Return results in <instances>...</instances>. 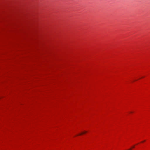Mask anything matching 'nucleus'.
<instances>
[{
	"instance_id": "7ed1b4c3",
	"label": "nucleus",
	"mask_w": 150,
	"mask_h": 150,
	"mask_svg": "<svg viewBox=\"0 0 150 150\" xmlns=\"http://www.w3.org/2000/svg\"><path fill=\"white\" fill-rule=\"evenodd\" d=\"M134 146H133L132 147V148H134Z\"/></svg>"
},
{
	"instance_id": "20e7f679",
	"label": "nucleus",
	"mask_w": 150,
	"mask_h": 150,
	"mask_svg": "<svg viewBox=\"0 0 150 150\" xmlns=\"http://www.w3.org/2000/svg\"><path fill=\"white\" fill-rule=\"evenodd\" d=\"M145 141V140L143 141L142 142H144Z\"/></svg>"
},
{
	"instance_id": "39448f33",
	"label": "nucleus",
	"mask_w": 150,
	"mask_h": 150,
	"mask_svg": "<svg viewBox=\"0 0 150 150\" xmlns=\"http://www.w3.org/2000/svg\"><path fill=\"white\" fill-rule=\"evenodd\" d=\"M130 112V113H132V112Z\"/></svg>"
},
{
	"instance_id": "f257e3e1",
	"label": "nucleus",
	"mask_w": 150,
	"mask_h": 150,
	"mask_svg": "<svg viewBox=\"0 0 150 150\" xmlns=\"http://www.w3.org/2000/svg\"><path fill=\"white\" fill-rule=\"evenodd\" d=\"M86 132H86V131H85L84 132H83L82 133H81V134H78V135H82V134H84V133H86Z\"/></svg>"
},
{
	"instance_id": "f03ea898",
	"label": "nucleus",
	"mask_w": 150,
	"mask_h": 150,
	"mask_svg": "<svg viewBox=\"0 0 150 150\" xmlns=\"http://www.w3.org/2000/svg\"><path fill=\"white\" fill-rule=\"evenodd\" d=\"M132 148H130L129 149H128V150H131Z\"/></svg>"
}]
</instances>
